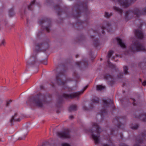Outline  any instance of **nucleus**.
<instances>
[{
    "label": "nucleus",
    "instance_id": "obj_57",
    "mask_svg": "<svg viewBox=\"0 0 146 146\" xmlns=\"http://www.w3.org/2000/svg\"><path fill=\"white\" fill-rule=\"evenodd\" d=\"M133 105H135V104L134 103H133Z\"/></svg>",
    "mask_w": 146,
    "mask_h": 146
},
{
    "label": "nucleus",
    "instance_id": "obj_25",
    "mask_svg": "<svg viewBox=\"0 0 146 146\" xmlns=\"http://www.w3.org/2000/svg\"><path fill=\"white\" fill-rule=\"evenodd\" d=\"M139 126L138 124H135L132 125L131 127V128L133 130H136L138 129Z\"/></svg>",
    "mask_w": 146,
    "mask_h": 146
},
{
    "label": "nucleus",
    "instance_id": "obj_7",
    "mask_svg": "<svg viewBox=\"0 0 146 146\" xmlns=\"http://www.w3.org/2000/svg\"><path fill=\"white\" fill-rule=\"evenodd\" d=\"M87 87V86H86L84 90L79 92H75L70 94L64 93L63 94V97L66 99H73L75 98H78L80 95L83 93Z\"/></svg>",
    "mask_w": 146,
    "mask_h": 146
},
{
    "label": "nucleus",
    "instance_id": "obj_55",
    "mask_svg": "<svg viewBox=\"0 0 146 146\" xmlns=\"http://www.w3.org/2000/svg\"><path fill=\"white\" fill-rule=\"evenodd\" d=\"M112 67H114V66H113V65H112Z\"/></svg>",
    "mask_w": 146,
    "mask_h": 146
},
{
    "label": "nucleus",
    "instance_id": "obj_58",
    "mask_svg": "<svg viewBox=\"0 0 146 146\" xmlns=\"http://www.w3.org/2000/svg\"><path fill=\"white\" fill-rule=\"evenodd\" d=\"M44 64H46V63H44Z\"/></svg>",
    "mask_w": 146,
    "mask_h": 146
},
{
    "label": "nucleus",
    "instance_id": "obj_14",
    "mask_svg": "<svg viewBox=\"0 0 146 146\" xmlns=\"http://www.w3.org/2000/svg\"><path fill=\"white\" fill-rule=\"evenodd\" d=\"M77 65L79 67L84 68L86 67L88 64L87 60L83 61L82 62H77L76 63Z\"/></svg>",
    "mask_w": 146,
    "mask_h": 146
},
{
    "label": "nucleus",
    "instance_id": "obj_16",
    "mask_svg": "<svg viewBox=\"0 0 146 146\" xmlns=\"http://www.w3.org/2000/svg\"><path fill=\"white\" fill-rule=\"evenodd\" d=\"M103 101L104 106H108L110 104L112 105L113 103L112 100H108V101H107L106 100H104Z\"/></svg>",
    "mask_w": 146,
    "mask_h": 146
},
{
    "label": "nucleus",
    "instance_id": "obj_4",
    "mask_svg": "<svg viewBox=\"0 0 146 146\" xmlns=\"http://www.w3.org/2000/svg\"><path fill=\"white\" fill-rule=\"evenodd\" d=\"M86 8L87 6L86 4L82 2H78L72 9L74 16L76 17H78L81 10L86 9Z\"/></svg>",
    "mask_w": 146,
    "mask_h": 146
},
{
    "label": "nucleus",
    "instance_id": "obj_51",
    "mask_svg": "<svg viewBox=\"0 0 146 146\" xmlns=\"http://www.w3.org/2000/svg\"><path fill=\"white\" fill-rule=\"evenodd\" d=\"M78 56H78V55H76V58H77L78 57Z\"/></svg>",
    "mask_w": 146,
    "mask_h": 146
},
{
    "label": "nucleus",
    "instance_id": "obj_27",
    "mask_svg": "<svg viewBox=\"0 0 146 146\" xmlns=\"http://www.w3.org/2000/svg\"><path fill=\"white\" fill-rule=\"evenodd\" d=\"M99 101V99L97 98H95L92 100V102L94 103H98Z\"/></svg>",
    "mask_w": 146,
    "mask_h": 146
},
{
    "label": "nucleus",
    "instance_id": "obj_29",
    "mask_svg": "<svg viewBox=\"0 0 146 146\" xmlns=\"http://www.w3.org/2000/svg\"><path fill=\"white\" fill-rule=\"evenodd\" d=\"M94 44L96 47L98 45V41L97 39H96V40H94Z\"/></svg>",
    "mask_w": 146,
    "mask_h": 146
},
{
    "label": "nucleus",
    "instance_id": "obj_36",
    "mask_svg": "<svg viewBox=\"0 0 146 146\" xmlns=\"http://www.w3.org/2000/svg\"><path fill=\"white\" fill-rule=\"evenodd\" d=\"M119 119H120V120H121V122H122V121L121 120H122V119H121V118H119V119H114V122H115V121L119 122Z\"/></svg>",
    "mask_w": 146,
    "mask_h": 146
},
{
    "label": "nucleus",
    "instance_id": "obj_22",
    "mask_svg": "<svg viewBox=\"0 0 146 146\" xmlns=\"http://www.w3.org/2000/svg\"><path fill=\"white\" fill-rule=\"evenodd\" d=\"M146 118V114L145 113L144 114H141L140 116V119L143 121H145V119Z\"/></svg>",
    "mask_w": 146,
    "mask_h": 146
},
{
    "label": "nucleus",
    "instance_id": "obj_10",
    "mask_svg": "<svg viewBox=\"0 0 146 146\" xmlns=\"http://www.w3.org/2000/svg\"><path fill=\"white\" fill-rule=\"evenodd\" d=\"M56 134L58 137L62 139L68 138L70 137L69 132L68 130L62 132H57Z\"/></svg>",
    "mask_w": 146,
    "mask_h": 146
},
{
    "label": "nucleus",
    "instance_id": "obj_24",
    "mask_svg": "<svg viewBox=\"0 0 146 146\" xmlns=\"http://www.w3.org/2000/svg\"><path fill=\"white\" fill-rule=\"evenodd\" d=\"M112 15V13H109L108 12H106L104 15V17L107 18H109Z\"/></svg>",
    "mask_w": 146,
    "mask_h": 146
},
{
    "label": "nucleus",
    "instance_id": "obj_23",
    "mask_svg": "<svg viewBox=\"0 0 146 146\" xmlns=\"http://www.w3.org/2000/svg\"><path fill=\"white\" fill-rule=\"evenodd\" d=\"M15 14V13L13 9L12 8L10 9L9 11V15L10 16L12 17Z\"/></svg>",
    "mask_w": 146,
    "mask_h": 146
},
{
    "label": "nucleus",
    "instance_id": "obj_33",
    "mask_svg": "<svg viewBox=\"0 0 146 146\" xmlns=\"http://www.w3.org/2000/svg\"><path fill=\"white\" fill-rule=\"evenodd\" d=\"M61 146H70V145L67 143H64L61 144Z\"/></svg>",
    "mask_w": 146,
    "mask_h": 146
},
{
    "label": "nucleus",
    "instance_id": "obj_56",
    "mask_svg": "<svg viewBox=\"0 0 146 146\" xmlns=\"http://www.w3.org/2000/svg\"><path fill=\"white\" fill-rule=\"evenodd\" d=\"M38 70H37V71L36 72H38Z\"/></svg>",
    "mask_w": 146,
    "mask_h": 146
},
{
    "label": "nucleus",
    "instance_id": "obj_47",
    "mask_svg": "<svg viewBox=\"0 0 146 146\" xmlns=\"http://www.w3.org/2000/svg\"><path fill=\"white\" fill-rule=\"evenodd\" d=\"M111 134H113V130H111Z\"/></svg>",
    "mask_w": 146,
    "mask_h": 146
},
{
    "label": "nucleus",
    "instance_id": "obj_32",
    "mask_svg": "<svg viewBox=\"0 0 146 146\" xmlns=\"http://www.w3.org/2000/svg\"><path fill=\"white\" fill-rule=\"evenodd\" d=\"M12 102V101L11 100H10L9 101H7V103L6 104V106L8 107V106L9 105L10 103L11 102Z\"/></svg>",
    "mask_w": 146,
    "mask_h": 146
},
{
    "label": "nucleus",
    "instance_id": "obj_28",
    "mask_svg": "<svg viewBox=\"0 0 146 146\" xmlns=\"http://www.w3.org/2000/svg\"><path fill=\"white\" fill-rule=\"evenodd\" d=\"M56 6L58 9V15H60V12H62V10L60 9V7L58 5H57Z\"/></svg>",
    "mask_w": 146,
    "mask_h": 146
},
{
    "label": "nucleus",
    "instance_id": "obj_38",
    "mask_svg": "<svg viewBox=\"0 0 146 146\" xmlns=\"http://www.w3.org/2000/svg\"><path fill=\"white\" fill-rule=\"evenodd\" d=\"M142 84L143 86H145L146 85V80H144V82L142 83Z\"/></svg>",
    "mask_w": 146,
    "mask_h": 146
},
{
    "label": "nucleus",
    "instance_id": "obj_26",
    "mask_svg": "<svg viewBox=\"0 0 146 146\" xmlns=\"http://www.w3.org/2000/svg\"><path fill=\"white\" fill-rule=\"evenodd\" d=\"M113 52V51L112 50H111L109 51L107 56L108 58H109L111 56Z\"/></svg>",
    "mask_w": 146,
    "mask_h": 146
},
{
    "label": "nucleus",
    "instance_id": "obj_13",
    "mask_svg": "<svg viewBox=\"0 0 146 146\" xmlns=\"http://www.w3.org/2000/svg\"><path fill=\"white\" fill-rule=\"evenodd\" d=\"M17 113H15L14 115L13 116L12 118L10 120V122L11 123V125H13V122L16 121H19L21 120L20 118L19 117L17 118H16L17 117Z\"/></svg>",
    "mask_w": 146,
    "mask_h": 146
},
{
    "label": "nucleus",
    "instance_id": "obj_42",
    "mask_svg": "<svg viewBox=\"0 0 146 146\" xmlns=\"http://www.w3.org/2000/svg\"><path fill=\"white\" fill-rule=\"evenodd\" d=\"M102 146H111L110 145H109L107 144H104L102 145Z\"/></svg>",
    "mask_w": 146,
    "mask_h": 146
},
{
    "label": "nucleus",
    "instance_id": "obj_54",
    "mask_svg": "<svg viewBox=\"0 0 146 146\" xmlns=\"http://www.w3.org/2000/svg\"><path fill=\"white\" fill-rule=\"evenodd\" d=\"M98 117H102V116H101V115H98Z\"/></svg>",
    "mask_w": 146,
    "mask_h": 146
},
{
    "label": "nucleus",
    "instance_id": "obj_49",
    "mask_svg": "<svg viewBox=\"0 0 146 146\" xmlns=\"http://www.w3.org/2000/svg\"><path fill=\"white\" fill-rule=\"evenodd\" d=\"M105 28H106L105 27H102V29H103V30L104 29H105Z\"/></svg>",
    "mask_w": 146,
    "mask_h": 146
},
{
    "label": "nucleus",
    "instance_id": "obj_53",
    "mask_svg": "<svg viewBox=\"0 0 146 146\" xmlns=\"http://www.w3.org/2000/svg\"><path fill=\"white\" fill-rule=\"evenodd\" d=\"M102 112H104V113H106V110H104V111H102Z\"/></svg>",
    "mask_w": 146,
    "mask_h": 146
},
{
    "label": "nucleus",
    "instance_id": "obj_1",
    "mask_svg": "<svg viewBox=\"0 0 146 146\" xmlns=\"http://www.w3.org/2000/svg\"><path fill=\"white\" fill-rule=\"evenodd\" d=\"M52 100V96L50 94L39 93L34 97H32L29 101L33 102L37 106L42 108L44 104L50 102Z\"/></svg>",
    "mask_w": 146,
    "mask_h": 146
},
{
    "label": "nucleus",
    "instance_id": "obj_11",
    "mask_svg": "<svg viewBox=\"0 0 146 146\" xmlns=\"http://www.w3.org/2000/svg\"><path fill=\"white\" fill-rule=\"evenodd\" d=\"M104 78L107 80L108 84L112 85L114 83L113 76L111 75L107 74L104 76Z\"/></svg>",
    "mask_w": 146,
    "mask_h": 146
},
{
    "label": "nucleus",
    "instance_id": "obj_46",
    "mask_svg": "<svg viewBox=\"0 0 146 146\" xmlns=\"http://www.w3.org/2000/svg\"><path fill=\"white\" fill-rule=\"evenodd\" d=\"M134 146H139L137 144H136L134 145Z\"/></svg>",
    "mask_w": 146,
    "mask_h": 146
},
{
    "label": "nucleus",
    "instance_id": "obj_3",
    "mask_svg": "<svg viewBox=\"0 0 146 146\" xmlns=\"http://www.w3.org/2000/svg\"><path fill=\"white\" fill-rule=\"evenodd\" d=\"M89 131L92 134V135L96 144H98L100 141V133L101 132L99 125L96 123H93L92 127Z\"/></svg>",
    "mask_w": 146,
    "mask_h": 146
},
{
    "label": "nucleus",
    "instance_id": "obj_5",
    "mask_svg": "<svg viewBox=\"0 0 146 146\" xmlns=\"http://www.w3.org/2000/svg\"><path fill=\"white\" fill-rule=\"evenodd\" d=\"M129 50L133 52L140 51H145L143 46L137 41L133 42L130 47Z\"/></svg>",
    "mask_w": 146,
    "mask_h": 146
},
{
    "label": "nucleus",
    "instance_id": "obj_45",
    "mask_svg": "<svg viewBox=\"0 0 146 146\" xmlns=\"http://www.w3.org/2000/svg\"><path fill=\"white\" fill-rule=\"evenodd\" d=\"M107 24L108 26L109 27L110 26V23H107Z\"/></svg>",
    "mask_w": 146,
    "mask_h": 146
},
{
    "label": "nucleus",
    "instance_id": "obj_19",
    "mask_svg": "<svg viewBox=\"0 0 146 146\" xmlns=\"http://www.w3.org/2000/svg\"><path fill=\"white\" fill-rule=\"evenodd\" d=\"M113 8L115 11L117 12L120 14H121L123 13V10L122 9L119 8L118 7L115 6H113Z\"/></svg>",
    "mask_w": 146,
    "mask_h": 146
},
{
    "label": "nucleus",
    "instance_id": "obj_6",
    "mask_svg": "<svg viewBox=\"0 0 146 146\" xmlns=\"http://www.w3.org/2000/svg\"><path fill=\"white\" fill-rule=\"evenodd\" d=\"M146 11V9H144L140 11L138 8L135 9L133 11L128 10L126 12V15L127 17H131L133 15L137 16H139L144 15Z\"/></svg>",
    "mask_w": 146,
    "mask_h": 146
},
{
    "label": "nucleus",
    "instance_id": "obj_40",
    "mask_svg": "<svg viewBox=\"0 0 146 146\" xmlns=\"http://www.w3.org/2000/svg\"><path fill=\"white\" fill-rule=\"evenodd\" d=\"M5 43V41L4 40H3L2 41L1 44L4 45Z\"/></svg>",
    "mask_w": 146,
    "mask_h": 146
},
{
    "label": "nucleus",
    "instance_id": "obj_44",
    "mask_svg": "<svg viewBox=\"0 0 146 146\" xmlns=\"http://www.w3.org/2000/svg\"><path fill=\"white\" fill-rule=\"evenodd\" d=\"M56 113H60V111L59 110H57L56 111Z\"/></svg>",
    "mask_w": 146,
    "mask_h": 146
},
{
    "label": "nucleus",
    "instance_id": "obj_21",
    "mask_svg": "<svg viewBox=\"0 0 146 146\" xmlns=\"http://www.w3.org/2000/svg\"><path fill=\"white\" fill-rule=\"evenodd\" d=\"M105 88V86L102 85H98L96 86V90L98 91H101Z\"/></svg>",
    "mask_w": 146,
    "mask_h": 146
},
{
    "label": "nucleus",
    "instance_id": "obj_52",
    "mask_svg": "<svg viewBox=\"0 0 146 146\" xmlns=\"http://www.w3.org/2000/svg\"><path fill=\"white\" fill-rule=\"evenodd\" d=\"M102 33L103 34H104V31L103 30H102Z\"/></svg>",
    "mask_w": 146,
    "mask_h": 146
},
{
    "label": "nucleus",
    "instance_id": "obj_8",
    "mask_svg": "<svg viewBox=\"0 0 146 146\" xmlns=\"http://www.w3.org/2000/svg\"><path fill=\"white\" fill-rule=\"evenodd\" d=\"M39 23L41 26L44 27L47 32H50L51 26V22L50 19L47 18H45L40 20Z\"/></svg>",
    "mask_w": 146,
    "mask_h": 146
},
{
    "label": "nucleus",
    "instance_id": "obj_39",
    "mask_svg": "<svg viewBox=\"0 0 146 146\" xmlns=\"http://www.w3.org/2000/svg\"><path fill=\"white\" fill-rule=\"evenodd\" d=\"M138 142L140 143H141L143 142V140L140 139L138 141Z\"/></svg>",
    "mask_w": 146,
    "mask_h": 146
},
{
    "label": "nucleus",
    "instance_id": "obj_60",
    "mask_svg": "<svg viewBox=\"0 0 146 146\" xmlns=\"http://www.w3.org/2000/svg\"><path fill=\"white\" fill-rule=\"evenodd\" d=\"M100 60H102V58H100Z\"/></svg>",
    "mask_w": 146,
    "mask_h": 146
},
{
    "label": "nucleus",
    "instance_id": "obj_18",
    "mask_svg": "<svg viewBox=\"0 0 146 146\" xmlns=\"http://www.w3.org/2000/svg\"><path fill=\"white\" fill-rule=\"evenodd\" d=\"M77 110V106L76 105H74L70 106L69 109V111L72 112L73 111H76Z\"/></svg>",
    "mask_w": 146,
    "mask_h": 146
},
{
    "label": "nucleus",
    "instance_id": "obj_50",
    "mask_svg": "<svg viewBox=\"0 0 146 146\" xmlns=\"http://www.w3.org/2000/svg\"><path fill=\"white\" fill-rule=\"evenodd\" d=\"M108 64H110V62H109V59H108Z\"/></svg>",
    "mask_w": 146,
    "mask_h": 146
},
{
    "label": "nucleus",
    "instance_id": "obj_43",
    "mask_svg": "<svg viewBox=\"0 0 146 146\" xmlns=\"http://www.w3.org/2000/svg\"><path fill=\"white\" fill-rule=\"evenodd\" d=\"M120 146H128L124 144H122Z\"/></svg>",
    "mask_w": 146,
    "mask_h": 146
},
{
    "label": "nucleus",
    "instance_id": "obj_48",
    "mask_svg": "<svg viewBox=\"0 0 146 146\" xmlns=\"http://www.w3.org/2000/svg\"><path fill=\"white\" fill-rule=\"evenodd\" d=\"M73 116H70V119H72L73 118Z\"/></svg>",
    "mask_w": 146,
    "mask_h": 146
},
{
    "label": "nucleus",
    "instance_id": "obj_9",
    "mask_svg": "<svg viewBox=\"0 0 146 146\" xmlns=\"http://www.w3.org/2000/svg\"><path fill=\"white\" fill-rule=\"evenodd\" d=\"M64 77L63 74L62 72L58 74L56 76V82L58 85L61 86L64 85L67 81L72 80L71 79L68 78H67L66 80H63Z\"/></svg>",
    "mask_w": 146,
    "mask_h": 146
},
{
    "label": "nucleus",
    "instance_id": "obj_20",
    "mask_svg": "<svg viewBox=\"0 0 146 146\" xmlns=\"http://www.w3.org/2000/svg\"><path fill=\"white\" fill-rule=\"evenodd\" d=\"M128 70V67L126 66H124L123 67V74L125 75L128 74H129Z\"/></svg>",
    "mask_w": 146,
    "mask_h": 146
},
{
    "label": "nucleus",
    "instance_id": "obj_15",
    "mask_svg": "<svg viewBox=\"0 0 146 146\" xmlns=\"http://www.w3.org/2000/svg\"><path fill=\"white\" fill-rule=\"evenodd\" d=\"M27 133V132H23L20 133L18 135L19 138L18 139L21 140L25 139Z\"/></svg>",
    "mask_w": 146,
    "mask_h": 146
},
{
    "label": "nucleus",
    "instance_id": "obj_41",
    "mask_svg": "<svg viewBox=\"0 0 146 146\" xmlns=\"http://www.w3.org/2000/svg\"><path fill=\"white\" fill-rule=\"evenodd\" d=\"M143 62H141L140 63V64H139V66L141 67L142 66V65H143Z\"/></svg>",
    "mask_w": 146,
    "mask_h": 146
},
{
    "label": "nucleus",
    "instance_id": "obj_34",
    "mask_svg": "<svg viewBox=\"0 0 146 146\" xmlns=\"http://www.w3.org/2000/svg\"><path fill=\"white\" fill-rule=\"evenodd\" d=\"M123 77V74L120 73L118 75V77L119 78H121Z\"/></svg>",
    "mask_w": 146,
    "mask_h": 146
},
{
    "label": "nucleus",
    "instance_id": "obj_30",
    "mask_svg": "<svg viewBox=\"0 0 146 146\" xmlns=\"http://www.w3.org/2000/svg\"><path fill=\"white\" fill-rule=\"evenodd\" d=\"M35 1L34 0V1L31 2V3L30 4V5H29L28 7V8L29 10H31V6L33 5L35 3Z\"/></svg>",
    "mask_w": 146,
    "mask_h": 146
},
{
    "label": "nucleus",
    "instance_id": "obj_59",
    "mask_svg": "<svg viewBox=\"0 0 146 146\" xmlns=\"http://www.w3.org/2000/svg\"><path fill=\"white\" fill-rule=\"evenodd\" d=\"M55 7H55V9H56V8Z\"/></svg>",
    "mask_w": 146,
    "mask_h": 146
},
{
    "label": "nucleus",
    "instance_id": "obj_17",
    "mask_svg": "<svg viewBox=\"0 0 146 146\" xmlns=\"http://www.w3.org/2000/svg\"><path fill=\"white\" fill-rule=\"evenodd\" d=\"M117 41L119 44L120 46L123 48L125 47V45L122 42V40L120 38H118L117 39Z\"/></svg>",
    "mask_w": 146,
    "mask_h": 146
},
{
    "label": "nucleus",
    "instance_id": "obj_35",
    "mask_svg": "<svg viewBox=\"0 0 146 146\" xmlns=\"http://www.w3.org/2000/svg\"><path fill=\"white\" fill-rule=\"evenodd\" d=\"M83 110H84L87 111L89 110V109L86 106H84L83 107Z\"/></svg>",
    "mask_w": 146,
    "mask_h": 146
},
{
    "label": "nucleus",
    "instance_id": "obj_37",
    "mask_svg": "<svg viewBox=\"0 0 146 146\" xmlns=\"http://www.w3.org/2000/svg\"><path fill=\"white\" fill-rule=\"evenodd\" d=\"M122 124L121 123H119L117 125V127L120 128Z\"/></svg>",
    "mask_w": 146,
    "mask_h": 146
},
{
    "label": "nucleus",
    "instance_id": "obj_2",
    "mask_svg": "<svg viewBox=\"0 0 146 146\" xmlns=\"http://www.w3.org/2000/svg\"><path fill=\"white\" fill-rule=\"evenodd\" d=\"M49 44L48 42L44 41L39 42L35 44V47L34 50V52L32 57L31 58V61L27 62V66L29 67L30 66H33L35 63L36 62V56L37 53L41 50L45 51L48 48Z\"/></svg>",
    "mask_w": 146,
    "mask_h": 146
},
{
    "label": "nucleus",
    "instance_id": "obj_31",
    "mask_svg": "<svg viewBox=\"0 0 146 146\" xmlns=\"http://www.w3.org/2000/svg\"><path fill=\"white\" fill-rule=\"evenodd\" d=\"M146 133L145 131H143L141 133V135L142 137L144 138L145 137Z\"/></svg>",
    "mask_w": 146,
    "mask_h": 146
},
{
    "label": "nucleus",
    "instance_id": "obj_12",
    "mask_svg": "<svg viewBox=\"0 0 146 146\" xmlns=\"http://www.w3.org/2000/svg\"><path fill=\"white\" fill-rule=\"evenodd\" d=\"M135 34L136 37L142 39L143 37V33L140 30H135Z\"/></svg>",
    "mask_w": 146,
    "mask_h": 146
}]
</instances>
